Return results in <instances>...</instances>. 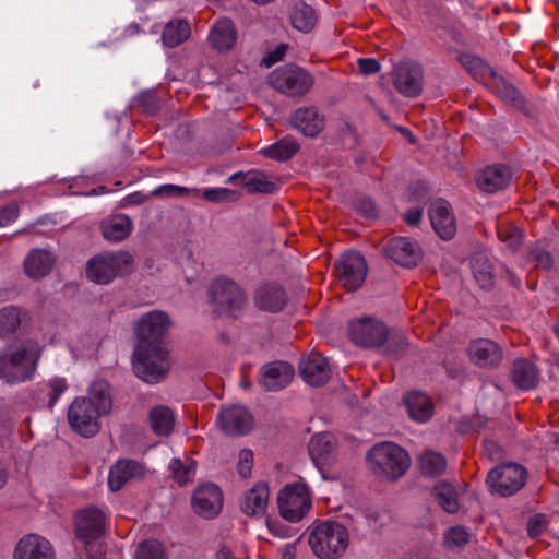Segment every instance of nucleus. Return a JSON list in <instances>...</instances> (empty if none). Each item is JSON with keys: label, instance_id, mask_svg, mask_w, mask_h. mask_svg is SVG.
<instances>
[{"label": "nucleus", "instance_id": "aec40b11", "mask_svg": "<svg viewBox=\"0 0 559 559\" xmlns=\"http://www.w3.org/2000/svg\"><path fill=\"white\" fill-rule=\"evenodd\" d=\"M145 474L144 465L135 460H118L109 471L108 487L111 491H119L131 479L143 477Z\"/></svg>", "mask_w": 559, "mask_h": 559}, {"label": "nucleus", "instance_id": "39448f33", "mask_svg": "<svg viewBox=\"0 0 559 559\" xmlns=\"http://www.w3.org/2000/svg\"><path fill=\"white\" fill-rule=\"evenodd\" d=\"M348 533L337 522H321L314 525L309 534V545L320 559H336L348 546Z\"/></svg>", "mask_w": 559, "mask_h": 559}, {"label": "nucleus", "instance_id": "f704fd0d", "mask_svg": "<svg viewBox=\"0 0 559 559\" xmlns=\"http://www.w3.org/2000/svg\"><path fill=\"white\" fill-rule=\"evenodd\" d=\"M289 17L293 27L302 33L311 32L318 21L312 7L302 1L294 3Z\"/></svg>", "mask_w": 559, "mask_h": 559}, {"label": "nucleus", "instance_id": "864d4df0", "mask_svg": "<svg viewBox=\"0 0 559 559\" xmlns=\"http://www.w3.org/2000/svg\"><path fill=\"white\" fill-rule=\"evenodd\" d=\"M138 103L148 115H154L158 109L157 97L152 92L141 93L138 97Z\"/></svg>", "mask_w": 559, "mask_h": 559}, {"label": "nucleus", "instance_id": "6e6d98bb", "mask_svg": "<svg viewBox=\"0 0 559 559\" xmlns=\"http://www.w3.org/2000/svg\"><path fill=\"white\" fill-rule=\"evenodd\" d=\"M19 216V206L11 203L0 210V227L12 224Z\"/></svg>", "mask_w": 559, "mask_h": 559}, {"label": "nucleus", "instance_id": "69168bd1", "mask_svg": "<svg viewBox=\"0 0 559 559\" xmlns=\"http://www.w3.org/2000/svg\"><path fill=\"white\" fill-rule=\"evenodd\" d=\"M217 557L218 559H235L231 551L226 548L221 549Z\"/></svg>", "mask_w": 559, "mask_h": 559}, {"label": "nucleus", "instance_id": "423d86ee", "mask_svg": "<svg viewBox=\"0 0 559 559\" xmlns=\"http://www.w3.org/2000/svg\"><path fill=\"white\" fill-rule=\"evenodd\" d=\"M372 472L388 479H397L405 475L411 465L408 453L393 442L376 444L367 454Z\"/></svg>", "mask_w": 559, "mask_h": 559}, {"label": "nucleus", "instance_id": "c03bdc74", "mask_svg": "<svg viewBox=\"0 0 559 559\" xmlns=\"http://www.w3.org/2000/svg\"><path fill=\"white\" fill-rule=\"evenodd\" d=\"M170 469L175 479L180 484H187L194 475L195 463L191 460L181 461L180 459H174L170 463Z\"/></svg>", "mask_w": 559, "mask_h": 559}, {"label": "nucleus", "instance_id": "9d476101", "mask_svg": "<svg viewBox=\"0 0 559 559\" xmlns=\"http://www.w3.org/2000/svg\"><path fill=\"white\" fill-rule=\"evenodd\" d=\"M210 300L219 313L235 314L247 302L241 287L225 277L214 280L210 287Z\"/></svg>", "mask_w": 559, "mask_h": 559}, {"label": "nucleus", "instance_id": "c85d7f7f", "mask_svg": "<svg viewBox=\"0 0 559 559\" xmlns=\"http://www.w3.org/2000/svg\"><path fill=\"white\" fill-rule=\"evenodd\" d=\"M237 33L234 23L228 19L218 20L209 35L211 46L218 51L231 49L236 43Z\"/></svg>", "mask_w": 559, "mask_h": 559}, {"label": "nucleus", "instance_id": "774afa93", "mask_svg": "<svg viewBox=\"0 0 559 559\" xmlns=\"http://www.w3.org/2000/svg\"><path fill=\"white\" fill-rule=\"evenodd\" d=\"M400 131H401L403 134H405L406 136H407V135H411V131H409L408 129H406V128H400Z\"/></svg>", "mask_w": 559, "mask_h": 559}, {"label": "nucleus", "instance_id": "1a4fd4ad", "mask_svg": "<svg viewBox=\"0 0 559 559\" xmlns=\"http://www.w3.org/2000/svg\"><path fill=\"white\" fill-rule=\"evenodd\" d=\"M526 481V469L516 463H507L493 467L487 475L489 490L501 497L516 493Z\"/></svg>", "mask_w": 559, "mask_h": 559}, {"label": "nucleus", "instance_id": "cd10ccee", "mask_svg": "<svg viewBox=\"0 0 559 559\" xmlns=\"http://www.w3.org/2000/svg\"><path fill=\"white\" fill-rule=\"evenodd\" d=\"M254 302L262 310L270 312L281 311L286 304L285 292L275 284L263 285L257 289Z\"/></svg>", "mask_w": 559, "mask_h": 559}, {"label": "nucleus", "instance_id": "f257e3e1", "mask_svg": "<svg viewBox=\"0 0 559 559\" xmlns=\"http://www.w3.org/2000/svg\"><path fill=\"white\" fill-rule=\"evenodd\" d=\"M168 326L169 318L163 311L144 314L135 326L138 344L133 354V369L145 382L157 383L168 371V353L163 344Z\"/></svg>", "mask_w": 559, "mask_h": 559}, {"label": "nucleus", "instance_id": "b1692460", "mask_svg": "<svg viewBox=\"0 0 559 559\" xmlns=\"http://www.w3.org/2000/svg\"><path fill=\"white\" fill-rule=\"evenodd\" d=\"M270 490L266 483L259 481L243 495L241 510L250 516L265 513L269 504Z\"/></svg>", "mask_w": 559, "mask_h": 559}, {"label": "nucleus", "instance_id": "4d7b16f0", "mask_svg": "<svg viewBox=\"0 0 559 559\" xmlns=\"http://www.w3.org/2000/svg\"><path fill=\"white\" fill-rule=\"evenodd\" d=\"M286 50L287 45L281 44L262 60V63L267 68L272 67L284 58Z\"/></svg>", "mask_w": 559, "mask_h": 559}, {"label": "nucleus", "instance_id": "7ed1b4c3", "mask_svg": "<svg viewBox=\"0 0 559 559\" xmlns=\"http://www.w3.org/2000/svg\"><path fill=\"white\" fill-rule=\"evenodd\" d=\"M41 349L37 342L26 341L14 350L0 353V379L8 383L29 380L37 367Z\"/></svg>", "mask_w": 559, "mask_h": 559}, {"label": "nucleus", "instance_id": "2f4dec72", "mask_svg": "<svg viewBox=\"0 0 559 559\" xmlns=\"http://www.w3.org/2000/svg\"><path fill=\"white\" fill-rule=\"evenodd\" d=\"M292 124L306 136H316L323 128V121L314 108H299L292 117Z\"/></svg>", "mask_w": 559, "mask_h": 559}, {"label": "nucleus", "instance_id": "f8f14e48", "mask_svg": "<svg viewBox=\"0 0 559 559\" xmlns=\"http://www.w3.org/2000/svg\"><path fill=\"white\" fill-rule=\"evenodd\" d=\"M367 263L356 251L343 253L336 264V276L340 284L347 290L358 289L366 280Z\"/></svg>", "mask_w": 559, "mask_h": 559}, {"label": "nucleus", "instance_id": "5701e85b", "mask_svg": "<svg viewBox=\"0 0 559 559\" xmlns=\"http://www.w3.org/2000/svg\"><path fill=\"white\" fill-rule=\"evenodd\" d=\"M294 377L292 365L283 361L271 362L262 368L261 382L269 391H278L286 388Z\"/></svg>", "mask_w": 559, "mask_h": 559}, {"label": "nucleus", "instance_id": "ddd939ff", "mask_svg": "<svg viewBox=\"0 0 559 559\" xmlns=\"http://www.w3.org/2000/svg\"><path fill=\"white\" fill-rule=\"evenodd\" d=\"M348 334L356 345L373 347L385 341L388 331L382 323L370 318H362L349 323Z\"/></svg>", "mask_w": 559, "mask_h": 559}, {"label": "nucleus", "instance_id": "bf43d9fd", "mask_svg": "<svg viewBox=\"0 0 559 559\" xmlns=\"http://www.w3.org/2000/svg\"><path fill=\"white\" fill-rule=\"evenodd\" d=\"M498 95H500L503 98H514V95L516 93L515 88L509 84H507L504 81L499 80L497 82V90L495 91Z\"/></svg>", "mask_w": 559, "mask_h": 559}, {"label": "nucleus", "instance_id": "473e14b6", "mask_svg": "<svg viewBox=\"0 0 559 559\" xmlns=\"http://www.w3.org/2000/svg\"><path fill=\"white\" fill-rule=\"evenodd\" d=\"M132 231V222L124 214L109 217L102 223V234L109 241H121Z\"/></svg>", "mask_w": 559, "mask_h": 559}, {"label": "nucleus", "instance_id": "a19ab883", "mask_svg": "<svg viewBox=\"0 0 559 559\" xmlns=\"http://www.w3.org/2000/svg\"><path fill=\"white\" fill-rule=\"evenodd\" d=\"M433 490L438 503L445 512L455 513L459 511L457 495L452 485L441 483L436 485Z\"/></svg>", "mask_w": 559, "mask_h": 559}, {"label": "nucleus", "instance_id": "de8ad7c7", "mask_svg": "<svg viewBox=\"0 0 559 559\" xmlns=\"http://www.w3.org/2000/svg\"><path fill=\"white\" fill-rule=\"evenodd\" d=\"M68 384L63 378H53L46 384L47 396L49 397L48 406L52 408L58 399L66 392Z\"/></svg>", "mask_w": 559, "mask_h": 559}, {"label": "nucleus", "instance_id": "0e129e2a", "mask_svg": "<svg viewBox=\"0 0 559 559\" xmlns=\"http://www.w3.org/2000/svg\"><path fill=\"white\" fill-rule=\"evenodd\" d=\"M8 480V472L4 468L3 464L0 462V488H2Z\"/></svg>", "mask_w": 559, "mask_h": 559}, {"label": "nucleus", "instance_id": "09e8293b", "mask_svg": "<svg viewBox=\"0 0 559 559\" xmlns=\"http://www.w3.org/2000/svg\"><path fill=\"white\" fill-rule=\"evenodd\" d=\"M468 540L469 534L463 526L451 527L444 536V544L450 548L462 547L467 544Z\"/></svg>", "mask_w": 559, "mask_h": 559}, {"label": "nucleus", "instance_id": "338daca9", "mask_svg": "<svg viewBox=\"0 0 559 559\" xmlns=\"http://www.w3.org/2000/svg\"><path fill=\"white\" fill-rule=\"evenodd\" d=\"M269 527L271 530V532L275 535H278V536H284V534H282L277 528H276V525L274 523L272 524H269Z\"/></svg>", "mask_w": 559, "mask_h": 559}, {"label": "nucleus", "instance_id": "6e6552de", "mask_svg": "<svg viewBox=\"0 0 559 559\" xmlns=\"http://www.w3.org/2000/svg\"><path fill=\"white\" fill-rule=\"evenodd\" d=\"M269 81L275 90L288 96H302L314 83L309 72L294 64L275 69L270 74Z\"/></svg>", "mask_w": 559, "mask_h": 559}, {"label": "nucleus", "instance_id": "4c0bfd02", "mask_svg": "<svg viewBox=\"0 0 559 559\" xmlns=\"http://www.w3.org/2000/svg\"><path fill=\"white\" fill-rule=\"evenodd\" d=\"M174 414L166 406L154 407L150 413V424L156 435L168 436L174 428Z\"/></svg>", "mask_w": 559, "mask_h": 559}, {"label": "nucleus", "instance_id": "f3484780", "mask_svg": "<svg viewBox=\"0 0 559 559\" xmlns=\"http://www.w3.org/2000/svg\"><path fill=\"white\" fill-rule=\"evenodd\" d=\"M194 511L203 518L216 516L223 507V493L218 486L205 484L195 489L192 497Z\"/></svg>", "mask_w": 559, "mask_h": 559}, {"label": "nucleus", "instance_id": "9b49d317", "mask_svg": "<svg viewBox=\"0 0 559 559\" xmlns=\"http://www.w3.org/2000/svg\"><path fill=\"white\" fill-rule=\"evenodd\" d=\"M281 515L289 522H298L311 508V498L305 484L286 485L277 498Z\"/></svg>", "mask_w": 559, "mask_h": 559}, {"label": "nucleus", "instance_id": "e2e57ef3", "mask_svg": "<svg viewBox=\"0 0 559 559\" xmlns=\"http://www.w3.org/2000/svg\"><path fill=\"white\" fill-rule=\"evenodd\" d=\"M124 200L129 204H140L144 201V198L140 193H132L129 194Z\"/></svg>", "mask_w": 559, "mask_h": 559}, {"label": "nucleus", "instance_id": "58836bf2", "mask_svg": "<svg viewBox=\"0 0 559 559\" xmlns=\"http://www.w3.org/2000/svg\"><path fill=\"white\" fill-rule=\"evenodd\" d=\"M23 312L16 307H4L0 310V336L7 337L13 334L21 325Z\"/></svg>", "mask_w": 559, "mask_h": 559}, {"label": "nucleus", "instance_id": "e433bc0d", "mask_svg": "<svg viewBox=\"0 0 559 559\" xmlns=\"http://www.w3.org/2000/svg\"><path fill=\"white\" fill-rule=\"evenodd\" d=\"M299 151V144L290 139L284 138L274 144L262 148V155L274 160L284 162L290 159Z\"/></svg>", "mask_w": 559, "mask_h": 559}, {"label": "nucleus", "instance_id": "13d9d810", "mask_svg": "<svg viewBox=\"0 0 559 559\" xmlns=\"http://www.w3.org/2000/svg\"><path fill=\"white\" fill-rule=\"evenodd\" d=\"M358 68L362 74H374L380 71V63L372 58H360Z\"/></svg>", "mask_w": 559, "mask_h": 559}, {"label": "nucleus", "instance_id": "3c124183", "mask_svg": "<svg viewBox=\"0 0 559 559\" xmlns=\"http://www.w3.org/2000/svg\"><path fill=\"white\" fill-rule=\"evenodd\" d=\"M253 465V453L249 449H242L238 455L237 469L240 476L248 477Z\"/></svg>", "mask_w": 559, "mask_h": 559}, {"label": "nucleus", "instance_id": "f03ea898", "mask_svg": "<svg viewBox=\"0 0 559 559\" xmlns=\"http://www.w3.org/2000/svg\"><path fill=\"white\" fill-rule=\"evenodd\" d=\"M111 406L108 382L96 380L91 384L87 397H76L70 405L69 424L81 436L92 437L99 430V417L108 415Z\"/></svg>", "mask_w": 559, "mask_h": 559}, {"label": "nucleus", "instance_id": "393cba45", "mask_svg": "<svg viewBox=\"0 0 559 559\" xmlns=\"http://www.w3.org/2000/svg\"><path fill=\"white\" fill-rule=\"evenodd\" d=\"M511 173L504 165H492L485 168L476 178L478 188L485 192L493 193L508 186Z\"/></svg>", "mask_w": 559, "mask_h": 559}, {"label": "nucleus", "instance_id": "72a5a7b5", "mask_svg": "<svg viewBox=\"0 0 559 559\" xmlns=\"http://www.w3.org/2000/svg\"><path fill=\"white\" fill-rule=\"evenodd\" d=\"M190 192H193L195 195H202V198H204L206 201H211V202H219L223 199H225L229 193L228 189H225V188H207V189H203V190H198V189L190 190L186 187H180V186L170 185V183L157 187L153 193L154 194L176 193L178 195H187Z\"/></svg>", "mask_w": 559, "mask_h": 559}, {"label": "nucleus", "instance_id": "2eb2a0df", "mask_svg": "<svg viewBox=\"0 0 559 559\" xmlns=\"http://www.w3.org/2000/svg\"><path fill=\"white\" fill-rule=\"evenodd\" d=\"M393 83L407 97H416L423 90V70L419 64L403 62L395 67Z\"/></svg>", "mask_w": 559, "mask_h": 559}, {"label": "nucleus", "instance_id": "c9c22d12", "mask_svg": "<svg viewBox=\"0 0 559 559\" xmlns=\"http://www.w3.org/2000/svg\"><path fill=\"white\" fill-rule=\"evenodd\" d=\"M191 34L190 25L188 22L176 19L168 22L162 35V41L166 47H177L186 41Z\"/></svg>", "mask_w": 559, "mask_h": 559}, {"label": "nucleus", "instance_id": "7c9ffc66", "mask_svg": "<svg viewBox=\"0 0 559 559\" xmlns=\"http://www.w3.org/2000/svg\"><path fill=\"white\" fill-rule=\"evenodd\" d=\"M335 451V438L330 432L314 435L309 443V454L316 465L330 462Z\"/></svg>", "mask_w": 559, "mask_h": 559}, {"label": "nucleus", "instance_id": "49530a36", "mask_svg": "<svg viewBox=\"0 0 559 559\" xmlns=\"http://www.w3.org/2000/svg\"><path fill=\"white\" fill-rule=\"evenodd\" d=\"M468 70L473 73V75L479 80L484 81L485 84H488L486 82L487 79L496 80V73L492 68L485 64L480 59L478 58H471L468 60Z\"/></svg>", "mask_w": 559, "mask_h": 559}, {"label": "nucleus", "instance_id": "603ef678", "mask_svg": "<svg viewBox=\"0 0 559 559\" xmlns=\"http://www.w3.org/2000/svg\"><path fill=\"white\" fill-rule=\"evenodd\" d=\"M548 519L547 515L538 513L533 515L527 524V533L531 537L539 536L547 527Z\"/></svg>", "mask_w": 559, "mask_h": 559}, {"label": "nucleus", "instance_id": "6ab92c4d", "mask_svg": "<svg viewBox=\"0 0 559 559\" xmlns=\"http://www.w3.org/2000/svg\"><path fill=\"white\" fill-rule=\"evenodd\" d=\"M469 359L480 368H495L503 357L500 346L488 338H478L469 343L467 347Z\"/></svg>", "mask_w": 559, "mask_h": 559}, {"label": "nucleus", "instance_id": "4be33fe9", "mask_svg": "<svg viewBox=\"0 0 559 559\" xmlns=\"http://www.w3.org/2000/svg\"><path fill=\"white\" fill-rule=\"evenodd\" d=\"M302 379L310 385L319 386L328 382L331 369L325 357L319 353H311L299 362Z\"/></svg>", "mask_w": 559, "mask_h": 559}, {"label": "nucleus", "instance_id": "a18cd8bd", "mask_svg": "<svg viewBox=\"0 0 559 559\" xmlns=\"http://www.w3.org/2000/svg\"><path fill=\"white\" fill-rule=\"evenodd\" d=\"M497 233H498L499 239L503 243H506L507 247H509L513 250L516 249L523 240L522 231L514 226L499 225Z\"/></svg>", "mask_w": 559, "mask_h": 559}, {"label": "nucleus", "instance_id": "c756f323", "mask_svg": "<svg viewBox=\"0 0 559 559\" xmlns=\"http://www.w3.org/2000/svg\"><path fill=\"white\" fill-rule=\"evenodd\" d=\"M409 417L418 423L428 421L433 414V403L431 399L419 391H413L406 394L404 399Z\"/></svg>", "mask_w": 559, "mask_h": 559}, {"label": "nucleus", "instance_id": "5fc2aeb1", "mask_svg": "<svg viewBox=\"0 0 559 559\" xmlns=\"http://www.w3.org/2000/svg\"><path fill=\"white\" fill-rule=\"evenodd\" d=\"M530 259L535 261L538 266L549 269L552 264V259L549 252L542 248H533L530 252Z\"/></svg>", "mask_w": 559, "mask_h": 559}, {"label": "nucleus", "instance_id": "0eeeda50", "mask_svg": "<svg viewBox=\"0 0 559 559\" xmlns=\"http://www.w3.org/2000/svg\"><path fill=\"white\" fill-rule=\"evenodd\" d=\"M133 269L132 255L124 251L107 252L94 257L87 264V277L97 284H108L117 276L129 274Z\"/></svg>", "mask_w": 559, "mask_h": 559}, {"label": "nucleus", "instance_id": "20e7f679", "mask_svg": "<svg viewBox=\"0 0 559 559\" xmlns=\"http://www.w3.org/2000/svg\"><path fill=\"white\" fill-rule=\"evenodd\" d=\"M107 521V514L96 507L85 508L75 514V536L85 545L90 559L105 558V547L98 539L106 532Z\"/></svg>", "mask_w": 559, "mask_h": 559}, {"label": "nucleus", "instance_id": "79ce46f5", "mask_svg": "<svg viewBox=\"0 0 559 559\" xmlns=\"http://www.w3.org/2000/svg\"><path fill=\"white\" fill-rule=\"evenodd\" d=\"M420 469L425 475L439 476L447 467V461L443 455L437 452H426L419 459Z\"/></svg>", "mask_w": 559, "mask_h": 559}, {"label": "nucleus", "instance_id": "a211bd4d", "mask_svg": "<svg viewBox=\"0 0 559 559\" xmlns=\"http://www.w3.org/2000/svg\"><path fill=\"white\" fill-rule=\"evenodd\" d=\"M14 559H56L55 549L45 537L28 534L16 544Z\"/></svg>", "mask_w": 559, "mask_h": 559}, {"label": "nucleus", "instance_id": "a878e982", "mask_svg": "<svg viewBox=\"0 0 559 559\" xmlns=\"http://www.w3.org/2000/svg\"><path fill=\"white\" fill-rule=\"evenodd\" d=\"M514 385L527 391L534 389L539 381V369L525 358L515 359L511 370Z\"/></svg>", "mask_w": 559, "mask_h": 559}, {"label": "nucleus", "instance_id": "412c9836", "mask_svg": "<svg viewBox=\"0 0 559 559\" xmlns=\"http://www.w3.org/2000/svg\"><path fill=\"white\" fill-rule=\"evenodd\" d=\"M429 218L432 228L441 239L450 240L454 237L456 233V223L448 202L444 200H437L431 203L429 209Z\"/></svg>", "mask_w": 559, "mask_h": 559}, {"label": "nucleus", "instance_id": "ea45409f", "mask_svg": "<svg viewBox=\"0 0 559 559\" xmlns=\"http://www.w3.org/2000/svg\"><path fill=\"white\" fill-rule=\"evenodd\" d=\"M167 548L158 539H145L141 542L134 552V559H167Z\"/></svg>", "mask_w": 559, "mask_h": 559}, {"label": "nucleus", "instance_id": "4468645a", "mask_svg": "<svg viewBox=\"0 0 559 559\" xmlns=\"http://www.w3.org/2000/svg\"><path fill=\"white\" fill-rule=\"evenodd\" d=\"M217 423L223 431L231 436L248 433L253 427V417L241 405H231L221 411Z\"/></svg>", "mask_w": 559, "mask_h": 559}, {"label": "nucleus", "instance_id": "052dcab7", "mask_svg": "<svg viewBox=\"0 0 559 559\" xmlns=\"http://www.w3.org/2000/svg\"><path fill=\"white\" fill-rule=\"evenodd\" d=\"M423 217V211L420 209H411L405 214V221L408 225H417Z\"/></svg>", "mask_w": 559, "mask_h": 559}, {"label": "nucleus", "instance_id": "bb28decb", "mask_svg": "<svg viewBox=\"0 0 559 559\" xmlns=\"http://www.w3.org/2000/svg\"><path fill=\"white\" fill-rule=\"evenodd\" d=\"M55 264L51 252L43 249L32 250L24 260V270L28 277L39 280L45 277Z\"/></svg>", "mask_w": 559, "mask_h": 559}, {"label": "nucleus", "instance_id": "37998d69", "mask_svg": "<svg viewBox=\"0 0 559 559\" xmlns=\"http://www.w3.org/2000/svg\"><path fill=\"white\" fill-rule=\"evenodd\" d=\"M472 270L476 282L481 288H489L493 285L492 267L487 258H474Z\"/></svg>", "mask_w": 559, "mask_h": 559}, {"label": "nucleus", "instance_id": "dca6fc26", "mask_svg": "<svg viewBox=\"0 0 559 559\" xmlns=\"http://www.w3.org/2000/svg\"><path fill=\"white\" fill-rule=\"evenodd\" d=\"M385 254L404 267L415 266L421 258L418 243L408 237H394L384 248Z\"/></svg>", "mask_w": 559, "mask_h": 559}, {"label": "nucleus", "instance_id": "8fccbe9b", "mask_svg": "<svg viewBox=\"0 0 559 559\" xmlns=\"http://www.w3.org/2000/svg\"><path fill=\"white\" fill-rule=\"evenodd\" d=\"M246 186L251 192L271 193L275 189V185L273 182L267 181L258 175L249 177Z\"/></svg>", "mask_w": 559, "mask_h": 559}, {"label": "nucleus", "instance_id": "680f3d73", "mask_svg": "<svg viewBox=\"0 0 559 559\" xmlns=\"http://www.w3.org/2000/svg\"><path fill=\"white\" fill-rule=\"evenodd\" d=\"M297 549L295 544H287L282 551V559H296Z\"/></svg>", "mask_w": 559, "mask_h": 559}]
</instances>
